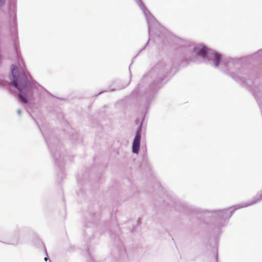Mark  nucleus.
I'll return each instance as SVG.
<instances>
[{"label": "nucleus", "mask_w": 262, "mask_h": 262, "mask_svg": "<svg viewBox=\"0 0 262 262\" xmlns=\"http://www.w3.org/2000/svg\"><path fill=\"white\" fill-rule=\"evenodd\" d=\"M35 121L46 140L56 164L58 167L61 174H63V166L67 163L72 161L71 158L65 155V150L54 132L52 130H46L43 125L40 126L38 123L36 121Z\"/></svg>", "instance_id": "20e7f679"}, {"label": "nucleus", "mask_w": 262, "mask_h": 262, "mask_svg": "<svg viewBox=\"0 0 262 262\" xmlns=\"http://www.w3.org/2000/svg\"><path fill=\"white\" fill-rule=\"evenodd\" d=\"M150 40V37H148V41L147 42H146V45L141 49L140 50V51L138 52V54H137V55L135 56V57L138 56L141 52H142L143 50H144L147 47V46L148 45V43H149V41Z\"/></svg>", "instance_id": "2eb2a0df"}, {"label": "nucleus", "mask_w": 262, "mask_h": 262, "mask_svg": "<svg viewBox=\"0 0 262 262\" xmlns=\"http://www.w3.org/2000/svg\"><path fill=\"white\" fill-rule=\"evenodd\" d=\"M116 90V89H115V88L111 89H110V91L111 92H114Z\"/></svg>", "instance_id": "aec40b11"}, {"label": "nucleus", "mask_w": 262, "mask_h": 262, "mask_svg": "<svg viewBox=\"0 0 262 262\" xmlns=\"http://www.w3.org/2000/svg\"><path fill=\"white\" fill-rule=\"evenodd\" d=\"M77 134L76 133V131L74 130L73 128H71V131L69 133V137L70 139L72 140L76 141L77 138Z\"/></svg>", "instance_id": "ddd939ff"}, {"label": "nucleus", "mask_w": 262, "mask_h": 262, "mask_svg": "<svg viewBox=\"0 0 262 262\" xmlns=\"http://www.w3.org/2000/svg\"><path fill=\"white\" fill-rule=\"evenodd\" d=\"M108 232L110 233L111 237H113L114 236L115 240H116V238H117V236L116 235H114V234L113 233V232L112 231H111L110 229H108Z\"/></svg>", "instance_id": "f3484780"}, {"label": "nucleus", "mask_w": 262, "mask_h": 262, "mask_svg": "<svg viewBox=\"0 0 262 262\" xmlns=\"http://www.w3.org/2000/svg\"><path fill=\"white\" fill-rule=\"evenodd\" d=\"M145 114L142 118V121L136 128L135 137L132 143V152L134 154H138L141 140V134L142 130V124L144 120Z\"/></svg>", "instance_id": "6e6552de"}, {"label": "nucleus", "mask_w": 262, "mask_h": 262, "mask_svg": "<svg viewBox=\"0 0 262 262\" xmlns=\"http://www.w3.org/2000/svg\"><path fill=\"white\" fill-rule=\"evenodd\" d=\"M6 2V0H0V7H3Z\"/></svg>", "instance_id": "a211bd4d"}, {"label": "nucleus", "mask_w": 262, "mask_h": 262, "mask_svg": "<svg viewBox=\"0 0 262 262\" xmlns=\"http://www.w3.org/2000/svg\"><path fill=\"white\" fill-rule=\"evenodd\" d=\"M86 254L88 255V262H96L91 255V248L89 246H87Z\"/></svg>", "instance_id": "4468645a"}, {"label": "nucleus", "mask_w": 262, "mask_h": 262, "mask_svg": "<svg viewBox=\"0 0 262 262\" xmlns=\"http://www.w3.org/2000/svg\"><path fill=\"white\" fill-rule=\"evenodd\" d=\"M17 0H9L8 9L5 12L6 21L13 41V48L18 62H23L18 39L17 24Z\"/></svg>", "instance_id": "39448f33"}, {"label": "nucleus", "mask_w": 262, "mask_h": 262, "mask_svg": "<svg viewBox=\"0 0 262 262\" xmlns=\"http://www.w3.org/2000/svg\"><path fill=\"white\" fill-rule=\"evenodd\" d=\"M105 92V91H101V92H100V93L98 94V95H100V94H102V93H104Z\"/></svg>", "instance_id": "4be33fe9"}, {"label": "nucleus", "mask_w": 262, "mask_h": 262, "mask_svg": "<svg viewBox=\"0 0 262 262\" xmlns=\"http://www.w3.org/2000/svg\"><path fill=\"white\" fill-rule=\"evenodd\" d=\"M131 76L130 77V79L128 82H124L120 79H116L113 81V83L116 87V89L121 90L127 86L129 84Z\"/></svg>", "instance_id": "9d476101"}, {"label": "nucleus", "mask_w": 262, "mask_h": 262, "mask_svg": "<svg viewBox=\"0 0 262 262\" xmlns=\"http://www.w3.org/2000/svg\"><path fill=\"white\" fill-rule=\"evenodd\" d=\"M19 230L18 229L15 232V242H16V243H17V238H18V234H19Z\"/></svg>", "instance_id": "dca6fc26"}, {"label": "nucleus", "mask_w": 262, "mask_h": 262, "mask_svg": "<svg viewBox=\"0 0 262 262\" xmlns=\"http://www.w3.org/2000/svg\"><path fill=\"white\" fill-rule=\"evenodd\" d=\"M120 255L123 258H125V256L127 259H130L131 256L128 252H127L125 249L124 247H122L120 250Z\"/></svg>", "instance_id": "9b49d317"}, {"label": "nucleus", "mask_w": 262, "mask_h": 262, "mask_svg": "<svg viewBox=\"0 0 262 262\" xmlns=\"http://www.w3.org/2000/svg\"><path fill=\"white\" fill-rule=\"evenodd\" d=\"M0 242L4 243H5V244H12V243H11L4 242H2V241H0Z\"/></svg>", "instance_id": "412c9836"}, {"label": "nucleus", "mask_w": 262, "mask_h": 262, "mask_svg": "<svg viewBox=\"0 0 262 262\" xmlns=\"http://www.w3.org/2000/svg\"><path fill=\"white\" fill-rule=\"evenodd\" d=\"M218 238H214L212 242L207 246V249L208 250H211V251L214 254L216 262H218Z\"/></svg>", "instance_id": "1a4fd4ad"}, {"label": "nucleus", "mask_w": 262, "mask_h": 262, "mask_svg": "<svg viewBox=\"0 0 262 262\" xmlns=\"http://www.w3.org/2000/svg\"><path fill=\"white\" fill-rule=\"evenodd\" d=\"M9 79L17 90L16 97L27 109L38 108L45 99L55 97L36 82L26 70L20 71L18 67L12 64Z\"/></svg>", "instance_id": "f03ea898"}, {"label": "nucleus", "mask_w": 262, "mask_h": 262, "mask_svg": "<svg viewBox=\"0 0 262 262\" xmlns=\"http://www.w3.org/2000/svg\"><path fill=\"white\" fill-rule=\"evenodd\" d=\"M262 200V190L257 193L252 200L234 206L223 209L203 210L179 200L176 196L170 197V206L178 211L189 215L202 214L206 218H211L209 228L216 234H221L222 228L227 225L229 220L237 209L255 204Z\"/></svg>", "instance_id": "7ed1b4c3"}, {"label": "nucleus", "mask_w": 262, "mask_h": 262, "mask_svg": "<svg viewBox=\"0 0 262 262\" xmlns=\"http://www.w3.org/2000/svg\"><path fill=\"white\" fill-rule=\"evenodd\" d=\"M158 37L166 40L171 39L177 46L179 56L177 63L167 58L158 61L141 79L138 86L134 90L129 98L134 102L144 101L145 114L147 113L150 103L161 86V82L170 76L172 67H186L195 61L196 57L206 60L215 68L230 76L239 82L251 86L252 77L247 70L242 67L243 64H249L251 60L262 63V49L253 54L242 58L224 57L221 53L208 49L202 45L194 46L190 42L171 36L166 30L161 34L156 33Z\"/></svg>", "instance_id": "f257e3e1"}, {"label": "nucleus", "mask_w": 262, "mask_h": 262, "mask_svg": "<svg viewBox=\"0 0 262 262\" xmlns=\"http://www.w3.org/2000/svg\"><path fill=\"white\" fill-rule=\"evenodd\" d=\"M138 222L139 224H140V222L139 221H138Z\"/></svg>", "instance_id": "b1692460"}, {"label": "nucleus", "mask_w": 262, "mask_h": 262, "mask_svg": "<svg viewBox=\"0 0 262 262\" xmlns=\"http://www.w3.org/2000/svg\"><path fill=\"white\" fill-rule=\"evenodd\" d=\"M40 249L45 252V254L46 255V256L44 258V260L45 261H47L48 260L50 261V262H52V261L49 259L47 250L45 246V245L42 243L41 242L39 243Z\"/></svg>", "instance_id": "f8f14e48"}, {"label": "nucleus", "mask_w": 262, "mask_h": 262, "mask_svg": "<svg viewBox=\"0 0 262 262\" xmlns=\"http://www.w3.org/2000/svg\"><path fill=\"white\" fill-rule=\"evenodd\" d=\"M79 181H80V178H79V175H78V182H79Z\"/></svg>", "instance_id": "5701e85b"}, {"label": "nucleus", "mask_w": 262, "mask_h": 262, "mask_svg": "<svg viewBox=\"0 0 262 262\" xmlns=\"http://www.w3.org/2000/svg\"><path fill=\"white\" fill-rule=\"evenodd\" d=\"M17 113L18 115H20L21 113V110L20 109H18L17 111Z\"/></svg>", "instance_id": "6ab92c4d"}, {"label": "nucleus", "mask_w": 262, "mask_h": 262, "mask_svg": "<svg viewBox=\"0 0 262 262\" xmlns=\"http://www.w3.org/2000/svg\"><path fill=\"white\" fill-rule=\"evenodd\" d=\"M135 1L144 15L147 24L148 33L149 35H150V32L152 31V26L155 24H157V21L141 0H135Z\"/></svg>", "instance_id": "423d86ee"}, {"label": "nucleus", "mask_w": 262, "mask_h": 262, "mask_svg": "<svg viewBox=\"0 0 262 262\" xmlns=\"http://www.w3.org/2000/svg\"><path fill=\"white\" fill-rule=\"evenodd\" d=\"M89 217H87L84 224V236L86 238H91L94 235V231L95 228V223L98 220L95 214H90Z\"/></svg>", "instance_id": "0eeeda50"}]
</instances>
